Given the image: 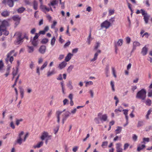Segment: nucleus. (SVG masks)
<instances>
[{
    "label": "nucleus",
    "instance_id": "obj_1",
    "mask_svg": "<svg viewBox=\"0 0 152 152\" xmlns=\"http://www.w3.org/2000/svg\"><path fill=\"white\" fill-rule=\"evenodd\" d=\"M8 26L9 23L7 20H4L2 21L0 26V36L2 34L6 36L9 34V32L6 30V27Z\"/></svg>",
    "mask_w": 152,
    "mask_h": 152
},
{
    "label": "nucleus",
    "instance_id": "obj_2",
    "mask_svg": "<svg viewBox=\"0 0 152 152\" xmlns=\"http://www.w3.org/2000/svg\"><path fill=\"white\" fill-rule=\"evenodd\" d=\"M146 91L145 90L142 88L136 94V98L142 100H144L146 97Z\"/></svg>",
    "mask_w": 152,
    "mask_h": 152
},
{
    "label": "nucleus",
    "instance_id": "obj_3",
    "mask_svg": "<svg viewBox=\"0 0 152 152\" xmlns=\"http://www.w3.org/2000/svg\"><path fill=\"white\" fill-rule=\"evenodd\" d=\"M15 35L17 36L16 40L14 42L15 44L17 45L21 44L23 42L22 33L20 32H17L15 34Z\"/></svg>",
    "mask_w": 152,
    "mask_h": 152
},
{
    "label": "nucleus",
    "instance_id": "obj_4",
    "mask_svg": "<svg viewBox=\"0 0 152 152\" xmlns=\"http://www.w3.org/2000/svg\"><path fill=\"white\" fill-rule=\"evenodd\" d=\"M39 37V34H38V33H35L33 38L31 37L30 42L34 46H36L37 45L38 42V39Z\"/></svg>",
    "mask_w": 152,
    "mask_h": 152
},
{
    "label": "nucleus",
    "instance_id": "obj_5",
    "mask_svg": "<svg viewBox=\"0 0 152 152\" xmlns=\"http://www.w3.org/2000/svg\"><path fill=\"white\" fill-rule=\"evenodd\" d=\"M14 52V51L13 50L11 51L7 55V57L5 59V61L7 63L10 61L12 63L14 60V58L11 55Z\"/></svg>",
    "mask_w": 152,
    "mask_h": 152
},
{
    "label": "nucleus",
    "instance_id": "obj_6",
    "mask_svg": "<svg viewBox=\"0 0 152 152\" xmlns=\"http://www.w3.org/2000/svg\"><path fill=\"white\" fill-rule=\"evenodd\" d=\"M98 116L102 123L106 121L108 118V116L107 114H102L101 113H99L98 114Z\"/></svg>",
    "mask_w": 152,
    "mask_h": 152
},
{
    "label": "nucleus",
    "instance_id": "obj_7",
    "mask_svg": "<svg viewBox=\"0 0 152 152\" xmlns=\"http://www.w3.org/2000/svg\"><path fill=\"white\" fill-rule=\"evenodd\" d=\"M15 1L14 0H4L3 3L5 4H7L10 7H12L14 5V2Z\"/></svg>",
    "mask_w": 152,
    "mask_h": 152
},
{
    "label": "nucleus",
    "instance_id": "obj_8",
    "mask_svg": "<svg viewBox=\"0 0 152 152\" xmlns=\"http://www.w3.org/2000/svg\"><path fill=\"white\" fill-rule=\"evenodd\" d=\"M110 25L111 24L110 22L106 20L101 24V27L102 28H105L106 29H107L110 27Z\"/></svg>",
    "mask_w": 152,
    "mask_h": 152
},
{
    "label": "nucleus",
    "instance_id": "obj_9",
    "mask_svg": "<svg viewBox=\"0 0 152 152\" xmlns=\"http://www.w3.org/2000/svg\"><path fill=\"white\" fill-rule=\"evenodd\" d=\"M46 46L45 45L41 46L39 48V51L42 54H44L46 52Z\"/></svg>",
    "mask_w": 152,
    "mask_h": 152
},
{
    "label": "nucleus",
    "instance_id": "obj_10",
    "mask_svg": "<svg viewBox=\"0 0 152 152\" xmlns=\"http://www.w3.org/2000/svg\"><path fill=\"white\" fill-rule=\"evenodd\" d=\"M24 132L23 131L21 132L19 134L18 138L17 140V142L19 144H21L22 143L23 140L22 138V136L23 135Z\"/></svg>",
    "mask_w": 152,
    "mask_h": 152
},
{
    "label": "nucleus",
    "instance_id": "obj_11",
    "mask_svg": "<svg viewBox=\"0 0 152 152\" xmlns=\"http://www.w3.org/2000/svg\"><path fill=\"white\" fill-rule=\"evenodd\" d=\"M140 43L138 42L135 41L133 43L132 51L135 50L137 47H139L140 45Z\"/></svg>",
    "mask_w": 152,
    "mask_h": 152
},
{
    "label": "nucleus",
    "instance_id": "obj_12",
    "mask_svg": "<svg viewBox=\"0 0 152 152\" xmlns=\"http://www.w3.org/2000/svg\"><path fill=\"white\" fill-rule=\"evenodd\" d=\"M51 136H49L48 134V132H44L42 134L41 137V139L42 140H44L45 138H50Z\"/></svg>",
    "mask_w": 152,
    "mask_h": 152
},
{
    "label": "nucleus",
    "instance_id": "obj_13",
    "mask_svg": "<svg viewBox=\"0 0 152 152\" xmlns=\"http://www.w3.org/2000/svg\"><path fill=\"white\" fill-rule=\"evenodd\" d=\"M116 149L117 152H123V149L121 148L122 145L120 143L116 144Z\"/></svg>",
    "mask_w": 152,
    "mask_h": 152
},
{
    "label": "nucleus",
    "instance_id": "obj_14",
    "mask_svg": "<svg viewBox=\"0 0 152 152\" xmlns=\"http://www.w3.org/2000/svg\"><path fill=\"white\" fill-rule=\"evenodd\" d=\"M148 49L146 45H145L142 49L141 53L143 56H145L147 53Z\"/></svg>",
    "mask_w": 152,
    "mask_h": 152
},
{
    "label": "nucleus",
    "instance_id": "obj_15",
    "mask_svg": "<svg viewBox=\"0 0 152 152\" xmlns=\"http://www.w3.org/2000/svg\"><path fill=\"white\" fill-rule=\"evenodd\" d=\"M101 53V50H98L94 54V58L91 60V61L94 62L96 61L97 58V56L98 55L99 53Z\"/></svg>",
    "mask_w": 152,
    "mask_h": 152
},
{
    "label": "nucleus",
    "instance_id": "obj_16",
    "mask_svg": "<svg viewBox=\"0 0 152 152\" xmlns=\"http://www.w3.org/2000/svg\"><path fill=\"white\" fill-rule=\"evenodd\" d=\"M67 63L65 61H63L60 63L58 66V67L60 69L64 68L66 65Z\"/></svg>",
    "mask_w": 152,
    "mask_h": 152
},
{
    "label": "nucleus",
    "instance_id": "obj_17",
    "mask_svg": "<svg viewBox=\"0 0 152 152\" xmlns=\"http://www.w3.org/2000/svg\"><path fill=\"white\" fill-rule=\"evenodd\" d=\"M71 114V113L69 111H66L64 114L63 115V118L64 120H66L68 117H69Z\"/></svg>",
    "mask_w": 152,
    "mask_h": 152
},
{
    "label": "nucleus",
    "instance_id": "obj_18",
    "mask_svg": "<svg viewBox=\"0 0 152 152\" xmlns=\"http://www.w3.org/2000/svg\"><path fill=\"white\" fill-rule=\"evenodd\" d=\"M12 18L14 21H17V22L15 23L16 24H18L20 19V18L19 17L18 15L14 16L12 17Z\"/></svg>",
    "mask_w": 152,
    "mask_h": 152
},
{
    "label": "nucleus",
    "instance_id": "obj_19",
    "mask_svg": "<svg viewBox=\"0 0 152 152\" xmlns=\"http://www.w3.org/2000/svg\"><path fill=\"white\" fill-rule=\"evenodd\" d=\"M62 113L63 111H61L59 110L57 111L56 113V114L57 118V121L58 123L60 122V115Z\"/></svg>",
    "mask_w": 152,
    "mask_h": 152
},
{
    "label": "nucleus",
    "instance_id": "obj_20",
    "mask_svg": "<svg viewBox=\"0 0 152 152\" xmlns=\"http://www.w3.org/2000/svg\"><path fill=\"white\" fill-rule=\"evenodd\" d=\"M10 12L7 10H4L1 13V15L2 16L6 17L10 15Z\"/></svg>",
    "mask_w": 152,
    "mask_h": 152
},
{
    "label": "nucleus",
    "instance_id": "obj_21",
    "mask_svg": "<svg viewBox=\"0 0 152 152\" xmlns=\"http://www.w3.org/2000/svg\"><path fill=\"white\" fill-rule=\"evenodd\" d=\"M73 55L70 53H69L66 56L65 61L66 62L69 61L71 59Z\"/></svg>",
    "mask_w": 152,
    "mask_h": 152
},
{
    "label": "nucleus",
    "instance_id": "obj_22",
    "mask_svg": "<svg viewBox=\"0 0 152 152\" xmlns=\"http://www.w3.org/2000/svg\"><path fill=\"white\" fill-rule=\"evenodd\" d=\"M27 51L28 53H32L34 51V48L32 46H27Z\"/></svg>",
    "mask_w": 152,
    "mask_h": 152
},
{
    "label": "nucleus",
    "instance_id": "obj_23",
    "mask_svg": "<svg viewBox=\"0 0 152 152\" xmlns=\"http://www.w3.org/2000/svg\"><path fill=\"white\" fill-rule=\"evenodd\" d=\"M56 72L54 69H53L52 71H49L48 72L47 75L48 77H49L55 74Z\"/></svg>",
    "mask_w": 152,
    "mask_h": 152
},
{
    "label": "nucleus",
    "instance_id": "obj_24",
    "mask_svg": "<svg viewBox=\"0 0 152 152\" xmlns=\"http://www.w3.org/2000/svg\"><path fill=\"white\" fill-rule=\"evenodd\" d=\"M122 128L121 126H118L116 127V129L115 130L116 134L120 133L122 131Z\"/></svg>",
    "mask_w": 152,
    "mask_h": 152
},
{
    "label": "nucleus",
    "instance_id": "obj_25",
    "mask_svg": "<svg viewBox=\"0 0 152 152\" xmlns=\"http://www.w3.org/2000/svg\"><path fill=\"white\" fill-rule=\"evenodd\" d=\"M58 2V0H53L52 1H51L50 3L48 5L49 6H50V5L53 6L57 4Z\"/></svg>",
    "mask_w": 152,
    "mask_h": 152
},
{
    "label": "nucleus",
    "instance_id": "obj_26",
    "mask_svg": "<svg viewBox=\"0 0 152 152\" xmlns=\"http://www.w3.org/2000/svg\"><path fill=\"white\" fill-rule=\"evenodd\" d=\"M145 144L142 145H139L137 147V151H140L141 150L143 149L144 148H145Z\"/></svg>",
    "mask_w": 152,
    "mask_h": 152
},
{
    "label": "nucleus",
    "instance_id": "obj_27",
    "mask_svg": "<svg viewBox=\"0 0 152 152\" xmlns=\"http://www.w3.org/2000/svg\"><path fill=\"white\" fill-rule=\"evenodd\" d=\"M66 86L70 90H72L73 89V87L72 85V83L71 81H69L67 83Z\"/></svg>",
    "mask_w": 152,
    "mask_h": 152
},
{
    "label": "nucleus",
    "instance_id": "obj_28",
    "mask_svg": "<svg viewBox=\"0 0 152 152\" xmlns=\"http://www.w3.org/2000/svg\"><path fill=\"white\" fill-rule=\"evenodd\" d=\"M33 7L34 10H37L38 8V3L37 1H34L33 2Z\"/></svg>",
    "mask_w": 152,
    "mask_h": 152
},
{
    "label": "nucleus",
    "instance_id": "obj_29",
    "mask_svg": "<svg viewBox=\"0 0 152 152\" xmlns=\"http://www.w3.org/2000/svg\"><path fill=\"white\" fill-rule=\"evenodd\" d=\"M43 144V142L42 141H41L38 143L36 145L34 146L33 147L34 148H39L42 146Z\"/></svg>",
    "mask_w": 152,
    "mask_h": 152
},
{
    "label": "nucleus",
    "instance_id": "obj_30",
    "mask_svg": "<svg viewBox=\"0 0 152 152\" xmlns=\"http://www.w3.org/2000/svg\"><path fill=\"white\" fill-rule=\"evenodd\" d=\"M48 62L47 61H45L41 67L40 69L41 70H43L47 66Z\"/></svg>",
    "mask_w": 152,
    "mask_h": 152
},
{
    "label": "nucleus",
    "instance_id": "obj_31",
    "mask_svg": "<svg viewBox=\"0 0 152 152\" xmlns=\"http://www.w3.org/2000/svg\"><path fill=\"white\" fill-rule=\"evenodd\" d=\"M123 42V39H120L118 40L116 45L117 46H121L122 45Z\"/></svg>",
    "mask_w": 152,
    "mask_h": 152
},
{
    "label": "nucleus",
    "instance_id": "obj_32",
    "mask_svg": "<svg viewBox=\"0 0 152 152\" xmlns=\"http://www.w3.org/2000/svg\"><path fill=\"white\" fill-rule=\"evenodd\" d=\"M25 8L23 7H21L17 9L18 12L19 13H23L25 10Z\"/></svg>",
    "mask_w": 152,
    "mask_h": 152
},
{
    "label": "nucleus",
    "instance_id": "obj_33",
    "mask_svg": "<svg viewBox=\"0 0 152 152\" xmlns=\"http://www.w3.org/2000/svg\"><path fill=\"white\" fill-rule=\"evenodd\" d=\"M91 31H90L89 35L87 39V42L88 45H90L92 40V38L91 37Z\"/></svg>",
    "mask_w": 152,
    "mask_h": 152
},
{
    "label": "nucleus",
    "instance_id": "obj_34",
    "mask_svg": "<svg viewBox=\"0 0 152 152\" xmlns=\"http://www.w3.org/2000/svg\"><path fill=\"white\" fill-rule=\"evenodd\" d=\"M144 19L146 23H148L149 16L147 15H144Z\"/></svg>",
    "mask_w": 152,
    "mask_h": 152
},
{
    "label": "nucleus",
    "instance_id": "obj_35",
    "mask_svg": "<svg viewBox=\"0 0 152 152\" xmlns=\"http://www.w3.org/2000/svg\"><path fill=\"white\" fill-rule=\"evenodd\" d=\"M122 108L121 107H119L118 108V109H116L115 110V113L118 114V115L119 114H118V113H119L120 112H121L122 111Z\"/></svg>",
    "mask_w": 152,
    "mask_h": 152
},
{
    "label": "nucleus",
    "instance_id": "obj_36",
    "mask_svg": "<svg viewBox=\"0 0 152 152\" xmlns=\"http://www.w3.org/2000/svg\"><path fill=\"white\" fill-rule=\"evenodd\" d=\"M144 125V122L142 121H138L137 125V127H139Z\"/></svg>",
    "mask_w": 152,
    "mask_h": 152
},
{
    "label": "nucleus",
    "instance_id": "obj_37",
    "mask_svg": "<svg viewBox=\"0 0 152 152\" xmlns=\"http://www.w3.org/2000/svg\"><path fill=\"white\" fill-rule=\"evenodd\" d=\"M74 66L73 65H70L68 67V68L67 70V72L69 73H70L72 71V69H73L74 68Z\"/></svg>",
    "mask_w": 152,
    "mask_h": 152
},
{
    "label": "nucleus",
    "instance_id": "obj_38",
    "mask_svg": "<svg viewBox=\"0 0 152 152\" xmlns=\"http://www.w3.org/2000/svg\"><path fill=\"white\" fill-rule=\"evenodd\" d=\"M149 141V139L148 138H144L143 139V141L141 142L142 143H144V144L146 142H148Z\"/></svg>",
    "mask_w": 152,
    "mask_h": 152
},
{
    "label": "nucleus",
    "instance_id": "obj_39",
    "mask_svg": "<svg viewBox=\"0 0 152 152\" xmlns=\"http://www.w3.org/2000/svg\"><path fill=\"white\" fill-rule=\"evenodd\" d=\"M56 40V39L55 37H53L51 40V45L52 46L54 45Z\"/></svg>",
    "mask_w": 152,
    "mask_h": 152
},
{
    "label": "nucleus",
    "instance_id": "obj_40",
    "mask_svg": "<svg viewBox=\"0 0 152 152\" xmlns=\"http://www.w3.org/2000/svg\"><path fill=\"white\" fill-rule=\"evenodd\" d=\"M145 104L148 106H150L151 104V101L149 99H147L145 102Z\"/></svg>",
    "mask_w": 152,
    "mask_h": 152
},
{
    "label": "nucleus",
    "instance_id": "obj_41",
    "mask_svg": "<svg viewBox=\"0 0 152 152\" xmlns=\"http://www.w3.org/2000/svg\"><path fill=\"white\" fill-rule=\"evenodd\" d=\"M152 112V109H150L148 110V111L147 115L146 116V118L147 119H149V115L151 113V112Z\"/></svg>",
    "mask_w": 152,
    "mask_h": 152
},
{
    "label": "nucleus",
    "instance_id": "obj_42",
    "mask_svg": "<svg viewBox=\"0 0 152 152\" xmlns=\"http://www.w3.org/2000/svg\"><path fill=\"white\" fill-rule=\"evenodd\" d=\"M20 92L21 98V99H22L23 98L24 95L23 89L22 88H20Z\"/></svg>",
    "mask_w": 152,
    "mask_h": 152
},
{
    "label": "nucleus",
    "instance_id": "obj_43",
    "mask_svg": "<svg viewBox=\"0 0 152 152\" xmlns=\"http://www.w3.org/2000/svg\"><path fill=\"white\" fill-rule=\"evenodd\" d=\"M18 67H17L16 70H14L12 72V75H13V79L17 74L18 73Z\"/></svg>",
    "mask_w": 152,
    "mask_h": 152
},
{
    "label": "nucleus",
    "instance_id": "obj_44",
    "mask_svg": "<svg viewBox=\"0 0 152 152\" xmlns=\"http://www.w3.org/2000/svg\"><path fill=\"white\" fill-rule=\"evenodd\" d=\"M109 68L108 66H107L105 68V74L107 77L109 76Z\"/></svg>",
    "mask_w": 152,
    "mask_h": 152
},
{
    "label": "nucleus",
    "instance_id": "obj_45",
    "mask_svg": "<svg viewBox=\"0 0 152 152\" xmlns=\"http://www.w3.org/2000/svg\"><path fill=\"white\" fill-rule=\"evenodd\" d=\"M46 6L43 5V3L40 4V8L44 12H45V9L46 8Z\"/></svg>",
    "mask_w": 152,
    "mask_h": 152
},
{
    "label": "nucleus",
    "instance_id": "obj_46",
    "mask_svg": "<svg viewBox=\"0 0 152 152\" xmlns=\"http://www.w3.org/2000/svg\"><path fill=\"white\" fill-rule=\"evenodd\" d=\"M108 143L107 141L104 142H102L101 146L103 148H105L107 145Z\"/></svg>",
    "mask_w": 152,
    "mask_h": 152
},
{
    "label": "nucleus",
    "instance_id": "obj_47",
    "mask_svg": "<svg viewBox=\"0 0 152 152\" xmlns=\"http://www.w3.org/2000/svg\"><path fill=\"white\" fill-rule=\"evenodd\" d=\"M110 85L111 86L112 91H115V89L114 88V82L113 81H111L110 82Z\"/></svg>",
    "mask_w": 152,
    "mask_h": 152
},
{
    "label": "nucleus",
    "instance_id": "obj_48",
    "mask_svg": "<svg viewBox=\"0 0 152 152\" xmlns=\"http://www.w3.org/2000/svg\"><path fill=\"white\" fill-rule=\"evenodd\" d=\"M23 121V119H17L16 121V124L17 126H18L20 124V122Z\"/></svg>",
    "mask_w": 152,
    "mask_h": 152
},
{
    "label": "nucleus",
    "instance_id": "obj_49",
    "mask_svg": "<svg viewBox=\"0 0 152 152\" xmlns=\"http://www.w3.org/2000/svg\"><path fill=\"white\" fill-rule=\"evenodd\" d=\"M114 10H112V9H109V14L108 15L109 16H111V15L113 14L114 13Z\"/></svg>",
    "mask_w": 152,
    "mask_h": 152
},
{
    "label": "nucleus",
    "instance_id": "obj_50",
    "mask_svg": "<svg viewBox=\"0 0 152 152\" xmlns=\"http://www.w3.org/2000/svg\"><path fill=\"white\" fill-rule=\"evenodd\" d=\"M112 72L113 74V75L114 77H115L116 78L117 77L115 73V69L114 67H112Z\"/></svg>",
    "mask_w": 152,
    "mask_h": 152
},
{
    "label": "nucleus",
    "instance_id": "obj_51",
    "mask_svg": "<svg viewBox=\"0 0 152 152\" xmlns=\"http://www.w3.org/2000/svg\"><path fill=\"white\" fill-rule=\"evenodd\" d=\"M86 83V86H87L89 85H92L93 84V82L91 81H86L85 82Z\"/></svg>",
    "mask_w": 152,
    "mask_h": 152
},
{
    "label": "nucleus",
    "instance_id": "obj_52",
    "mask_svg": "<svg viewBox=\"0 0 152 152\" xmlns=\"http://www.w3.org/2000/svg\"><path fill=\"white\" fill-rule=\"evenodd\" d=\"M100 119L99 117L96 118L94 119V121L96 124H99L100 123Z\"/></svg>",
    "mask_w": 152,
    "mask_h": 152
},
{
    "label": "nucleus",
    "instance_id": "obj_53",
    "mask_svg": "<svg viewBox=\"0 0 152 152\" xmlns=\"http://www.w3.org/2000/svg\"><path fill=\"white\" fill-rule=\"evenodd\" d=\"M48 41V39L47 38H44L43 39L42 41L41 42L43 44H46L47 43Z\"/></svg>",
    "mask_w": 152,
    "mask_h": 152
},
{
    "label": "nucleus",
    "instance_id": "obj_54",
    "mask_svg": "<svg viewBox=\"0 0 152 152\" xmlns=\"http://www.w3.org/2000/svg\"><path fill=\"white\" fill-rule=\"evenodd\" d=\"M100 46V43L99 42H96V43L95 45L94 46V49L96 50Z\"/></svg>",
    "mask_w": 152,
    "mask_h": 152
},
{
    "label": "nucleus",
    "instance_id": "obj_55",
    "mask_svg": "<svg viewBox=\"0 0 152 152\" xmlns=\"http://www.w3.org/2000/svg\"><path fill=\"white\" fill-rule=\"evenodd\" d=\"M22 37L23 38V39H26L27 40L28 39V36L26 34H24L23 35L22 34Z\"/></svg>",
    "mask_w": 152,
    "mask_h": 152
},
{
    "label": "nucleus",
    "instance_id": "obj_56",
    "mask_svg": "<svg viewBox=\"0 0 152 152\" xmlns=\"http://www.w3.org/2000/svg\"><path fill=\"white\" fill-rule=\"evenodd\" d=\"M77 110L76 108L72 109L71 111V112H70L71 113V114L72 115L76 113Z\"/></svg>",
    "mask_w": 152,
    "mask_h": 152
},
{
    "label": "nucleus",
    "instance_id": "obj_57",
    "mask_svg": "<svg viewBox=\"0 0 152 152\" xmlns=\"http://www.w3.org/2000/svg\"><path fill=\"white\" fill-rule=\"evenodd\" d=\"M4 66V64L2 61H0V71H1Z\"/></svg>",
    "mask_w": 152,
    "mask_h": 152
},
{
    "label": "nucleus",
    "instance_id": "obj_58",
    "mask_svg": "<svg viewBox=\"0 0 152 152\" xmlns=\"http://www.w3.org/2000/svg\"><path fill=\"white\" fill-rule=\"evenodd\" d=\"M57 22L56 21H53V24L51 25V28H54L55 26L56 25Z\"/></svg>",
    "mask_w": 152,
    "mask_h": 152
},
{
    "label": "nucleus",
    "instance_id": "obj_59",
    "mask_svg": "<svg viewBox=\"0 0 152 152\" xmlns=\"http://www.w3.org/2000/svg\"><path fill=\"white\" fill-rule=\"evenodd\" d=\"M148 97H151L152 96V90L151 89H149L148 90Z\"/></svg>",
    "mask_w": 152,
    "mask_h": 152
},
{
    "label": "nucleus",
    "instance_id": "obj_60",
    "mask_svg": "<svg viewBox=\"0 0 152 152\" xmlns=\"http://www.w3.org/2000/svg\"><path fill=\"white\" fill-rule=\"evenodd\" d=\"M122 111H123L124 114L125 115H128V112L129 111L128 110L124 109V110H123Z\"/></svg>",
    "mask_w": 152,
    "mask_h": 152
},
{
    "label": "nucleus",
    "instance_id": "obj_61",
    "mask_svg": "<svg viewBox=\"0 0 152 152\" xmlns=\"http://www.w3.org/2000/svg\"><path fill=\"white\" fill-rule=\"evenodd\" d=\"M129 146V144L128 143H125L124 146V150H126L128 147Z\"/></svg>",
    "mask_w": 152,
    "mask_h": 152
},
{
    "label": "nucleus",
    "instance_id": "obj_62",
    "mask_svg": "<svg viewBox=\"0 0 152 152\" xmlns=\"http://www.w3.org/2000/svg\"><path fill=\"white\" fill-rule=\"evenodd\" d=\"M137 136L135 134H134L133 135L132 139L134 141H136L137 140Z\"/></svg>",
    "mask_w": 152,
    "mask_h": 152
},
{
    "label": "nucleus",
    "instance_id": "obj_63",
    "mask_svg": "<svg viewBox=\"0 0 152 152\" xmlns=\"http://www.w3.org/2000/svg\"><path fill=\"white\" fill-rule=\"evenodd\" d=\"M68 100L67 99H65L63 101V105H65L66 104H68Z\"/></svg>",
    "mask_w": 152,
    "mask_h": 152
},
{
    "label": "nucleus",
    "instance_id": "obj_64",
    "mask_svg": "<svg viewBox=\"0 0 152 152\" xmlns=\"http://www.w3.org/2000/svg\"><path fill=\"white\" fill-rule=\"evenodd\" d=\"M126 42L128 44H129L131 41V39L129 37H127L126 38Z\"/></svg>",
    "mask_w": 152,
    "mask_h": 152
}]
</instances>
